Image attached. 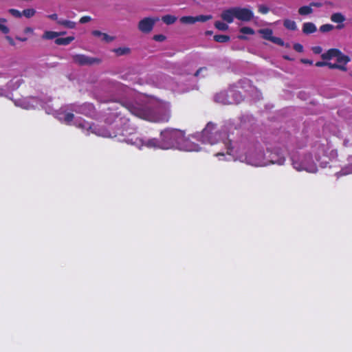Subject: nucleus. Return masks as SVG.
<instances>
[{"label":"nucleus","instance_id":"1a4fd4ad","mask_svg":"<svg viewBox=\"0 0 352 352\" xmlns=\"http://www.w3.org/2000/svg\"><path fill=\"white\" fill-rule=\"evenodd\" d=\"M232 94L233 96H236L235 99L229 100L228 98H227V97L226 96V94L221 93L219 94L216 95L215 100L217 102L222 103V104H232V103H234V102L235 103H239V102H240L242 100V96H241V95L240 94L232 93Z\"/></svg>","mask_w":352,"mask_h":352},{"label":"nucleus","instance_id":"09e8293b","mask_svg":"<svg viewBox=\"0 0 352 352\" xmlns=\"http://www.w3.org/2000/svg\"><path fill=\"white\" fill-rule=\"evenodd\" d=\"M11 83L14 84L15 87H19V85L21 84V80L18 79V78L17 79H13L11 81Z\"/></svg>","mask_w":352,"mask_h":352},{"label":"nucleus","instance_id":"5fc2aeb1","mask_svg":"<svg viewBox=\"0 0 352 352\" xmlns=\"http://www.w3.org/2000/svg\"><path fill=\"white\" fill-rule=\"evenodd\" d=\"M269 146H271V145H270ZM272 147L273 148H275V151H276V152L277 153V152H281V151H280V150H282V149H283V147H284V145H282V147H280V146H278V147H273L272 146Z\"/></svg>","mask_w":352,"mask_h":352},{"label":"nucleus","instance_id":"6e6552de","mask_svg":"<svg viewBox=\"0 0 352 352\" xmlns=\"http://www.w3.org/2000/svg\"><path fill=\"white\" fill-rule=\"evenodd\" d=\"M258 33L262 34V36L264 39L270 41L272 43H276L279 45H281V46L285 45V43L281 38H280L278 37L273 36V35H272L273 32L271 29H269V28L261 29L258 30Z\"/></svg>","mask_w":352,"mask_h":352},{"label":"nucleus","instance_id":"680f3d73","mask_svg":"<svg viewBox=\"0 0 352 352\" xmlns=\"http://www.w3.org/2000/svg\"><path fill=\"white\" fill-rule=\"evenodd\" d=\"M104 135H102V137H104V138H107L109 137V135H107L108 133H104ZM109 137H111V135H109Z\"/></svg>","mask_w":352,"mask_h":352},{"label":"nucleus","instance_id":"aec40b11","mask_svg":"<svg viewBox=\"0 0 352 352\" xmlns=\"http://www.w3.org/2000/svg\"><path fill=\"white\" fill-rule=\"evenodd\" d=\"M60 34H61V33H58L57 32L45 31L43 33L42 38L43 39L51 40V39H53L54 38H56V37L60 36Z\"/></svg>","mask_w":352,"mask_h":352},{"label":"nucleus","instance_id":"f03ea898","mask_svg":"<svg viewBox=\"0 0 352 352\" xmlns=\"http://www.w3.org/2000/svg\"><path fill=\"white\" fill-rule=\"evenodd\" d=\"M56 117L63 123L69 125H76L81 130L89 131L94 129L93 126L89 122L82 119L75 118L72 113L68 112L63 109L56 112Z\"/></svg>","mask_w":352,"mask_h":352},{"label":"nucleus","instance_id":"20e7f679","mask_svg":"<svg viewBox=\"0 0 352 352\" xmlns=\"http://www.w3.org/2000/svg\"><path fill=\"white\" fill-rule=\"evenodd\" d=\"M72 61L79 65H94L101 63L102 60L97 57H91L85 54H77L72 56Z\"/></svg>","mask_w":352,"mask_h":352},{"label":"nucleus","instance_id":"a18cd8bd","mask_svg":"<svg viewBox=\"0 0 352 352\" xmlns=\"http://www.w3.org/2000/svg\"><path fill=\"white\" fill-rule=\"evenodd\" d=\"M6 39L9 43L10 45H11L12 46L15 45V43H14L13 38L12 37H10V36H6Z\"/></svg>","mask_w":352,"mask_h":352},{"label":"nucleus","instance_id":"423d86ee","mask_svg":"<svg viewBox=\"0 0 352 352\" xmlns=\"http://www.w3.org/2000/svg\"><path fill=\"white\" fill-rule=\"evenodd\" d=\"M158 21L159 18L157 17H144L138 22V28L142 33L148 34L153 30Z\"/></svg>","mask_w":352,"mask_h":352},{"label":"nucleus","instance_id":"a878e982","mask_svg":"<svg viewBox=\"0 0 352 352\" xmlns=\"http://www.w3.org/2000/svg\"><path fill=\"white\" fill-rule=\"evenodd\" d=\"M162 20L166 24L170 25V24L174 23L176 21L177 17H175V16H173V15L167 14V15L162 16Z\"/></svg>","mask_w":352,"mask_h":352},{"label":"nucleus","instance_id":"69168bd1","mask_svg":"<svg viewBox=\"0 0 352 352\" xmlns=\"http://www.w3.org/2000/svg\"><path fill=\"white\" fill-rule=\"evenodd\" d=\"M1 95H2V90H1V89H0V96H1Z\"/></svg>","mask_w":352,"mask_h":352},{"label":"nucleus","instance_id":"8fccbe9b","mask_svg":"<svg viewBox=\"0 0 352 352\" xmlns=\"http://www.w3.org/2000/svg\"><path fill=\"white\" fill-rule=\"evenodd\" d=\"M327 66H328L330 69H337L338 63H331L327 62Z\"/></svg>","mask_w":352,"mask_h":352},{"label":"nucleus","instance_id":"7ed1b4c3","mask_svg":"<svg viewBox=\"0 0 352 352\" xmlns=\"http://www.w3.org/2000/svg\"><path fill=\"white\" fill-rule=\"evenodd\" d=\"M292 164L294 168L298 171L305 170L309 173H316L318 170L317 166L310 154L305 155L301 161H298L293 157Z\"/></svg>","mask_w":352,"mask_h":352},{"label":"nucleus","instance_id":"774afa93","mask_svg":"<svg viewBox=\"0 0 352 352\" xmlns=\"http://www.w3.org/2000/svg\"><path fill=\"white\" fill-rule=\"evenodd\" d=\"M124 133H120V135L123 136Z\"/></svg>","mask_w":352,"mask_h":352},{"label":"nucleus","instance_id":"4be33fe9","mask_svg":"<svg viewBox=\"0 0 352 352\" xmlns=\"http://www.w3.org/2000/svg\"><path fill=\"white\" fill-rule=\"evenodd\" d=\"M336 59L338 62V64L343 63L344 65H346L351 60L348 56L344 55L341 51Z\"/></svg>","mask_w":352,"mask_h":352},{"label":"nucleus","instance_id":"cd10ccee","mask_svg":"<svg viewBox=\"0 0 352 352\" xmlns=\"http://www.w3.org/2000/svg\"><path fill=\"white\" fill-rule=\"evenodd\" d=\"M180 22L184 24H194L195 23V16H185L180 18Z\"/></svg>","mask_w":352,"mask_h":352},{"label":"nucleus","instance_id":"de8ad7c7","mask_svg":"<svg viewBox=\"0 0 352 352\" xmlns=\"http://www.w3.org/2000/svg\"><path fill=\"white\" fill-rule=\"evenodd\" d=\"M337 69L341 70V71H346V65H344L343 63H339L338 64V67Z\"/></svg>","mask_w":352,"mask_h":352},{"label":"nucleus","instance_id":"f8f14e48","mask_svg":"<svg viewBox=\"0 0 352 352\" xmlns=\"http://www.w3.org/2000/svg\"><path fill=\"white\" fill-rule=\"evenodd\" d=\"M91 34L94 37L98 38L100 41L106 43H111L116 39L115 36L109 35L107 33L102 32L99 30H93L91 32Z\"/></svg>","mask_w":352,"mask_h":352},{"label":"nucleus","instance_id":"f704fd0d","mask_svg":"<svg viewBox=\"0 0 352 352\" xmlns=\"http://www.w3.org/2000/svg\"><path fill=\"white\" fill-rule=\"evenodd\" d=\"M240 32L243 34H250L253 35L254 34V30L249 27H243L240 29Z\"/></svg>","mask_w":352,"mask_h":352},{"label":"nucleus","instance_id":"6e6d98bb","mask_svg":"<svg viewBox=\"0 0 352 352\" xmlns=\"http://www.w3.org/2000/svg\"><path fill=\"white\" fill-rule=\"evenodd\" d=\"M171 133H160V136L164 138H168V136H169V135H170Z\"/></svg>","mask_w":352,"mask_h":352},{"label":"nucleus","instance_id":"39448f33","mask_svg":"<svg viewBox=\"0 0 352 352\" xmlns=\"http://www.w3.org/2000/svg\"><path fill=\"white\" fill-rule=\"evenodd\" d=\"M14 102L16 106L27 110L36 109L42 106L41 102L34 97L20 98L15 100Z\"/></svg>","mask_w":352,"mask_h":352},{"label":"nucleus","instance_id":"37998d69","mask_svg":"<svg viewBox=\"0 0 352 352\" xmlns=\"http://www.w3.org/2000/svg\"><path fill=\"white\" fill-rule=\"evenodd\" d=\"M91 21V18L89 16H85L80 19V23H86Z\"/></svg>","mask_w":352,"mask_h":352},{"label":"nucleus","instance_id":"393cba45","mask_svg":"<svg viewBox=\"0 0 352 352\" xmlns=\"http://www.w3.org/2000/svg\"><path fill=\"white\" fill-rule=\"evenodd\" d=\"M130 49L126 47H118L113 50V52L117 55V56H122L125 54H128L130 53Z\"/></svg>","mask_w":352,"mask_h":352},{"label":"nucleus","instance_id":"c9c22d12","mask_svg":"<svg viewBox=\"0 0 352 352\" xmlns=\"http://www.w3.org/2000/svg\"><path fill=\"white\" fill-rule=\"evenodd\" d=\"M36 13L35 10L32 8L24 10L22 12V15H24L27 18L33 16Z\"/></svg>","mask_w":352,"mask_h":352},{"label":"nucleus","instance_id":"72a5a7b5","mask_svg":"<svg viewBox=\"0 0 352 352\" xmlns=\"http://www.w3.org/2000/svg\"><path fill=\"white\" fill-rule=\"evenodd\" d=\"M214 26L218 30H222V31L227 30L228 29V25L226 23L221 22V21H219L215 22Z\"/></svg>","mask_w":352,"mask_h":352},{"label":"nucleus","instance_id":"c03bdc74","mask_svg":"<svg viewBox=\"0 0 352 352\" xmlns=\"http://www.w3.org/2000/svg\"><path fill=\"white\" fill-rule=\"evenodd\" d=\"M294 49L298 52H302L303 51V46L300 43H295Z\"/></svg>","mask_w":352,"mask_h":352},{"label":"nucleus","instance_id":"338daca9","mask_svg":"<svg viewBox=\"0 0 352 352\" xmlns=\"http://www.w3.org/2000/svg\"><path fill=\"white\" fill-rule=\"evenodd\" d=\"M60 33H61V34H60V35H64V34H65V32H60Z\"/></svg>","mask_w":352,"mask_h":352},{"label":"nucleus","instance_id":"f3484780","mask_svg":"<svg viewBox=\"0 0 352 352\" xmlns=\"http://www.w3.org/2000/svg\"><path fill=\"white\" fill-rule=\"evenodd\" d=\"M75 111L80 113L91 115V113L94 111V107L91 104H85L80 107H78Z\"/></svg>","mask_w":352,"mask_h":352},{"label":"nucleus","instance_id":"9b49d317","mask_svg":"<svg viewBox=\"0 0 352 352\" xmlns=\"http://www.w3.org/2000/svg\"><path fill=\"white\" fill-rule=\"evenodd\" d=\"M254 17V12L248 8L238 6V20L243 22H249Z\"/></svg>","mask_w":352,"mask_h":352},{"label":"nucleus","instance_id":"dca6fc26","mask_svg":"<svg viewBox=\"0 0 352 352\" xmlns=\"http://www.w3.org/2000/svg\"><path fill=\"white\" fill-rule=\"evenodd\" d=\"M316 150V158L318 161H319L321 158V156H324L327 153V146L324 144H316L315 146Z\"/></svg>","mask_w":352,"mask_h":352},{"label":"nucleus","instance_id":"13d9d810","mask_svg":"<svg viewBox=\"0 0 352 352\" xmlns=\"http://www.w3.org/2000/svg\"><path fill=\"white\" fill-rule=\"evenodd\" d=\"M238 38H239V39H241V40H245V39H246V38H246V36H244V35H239V36H238Z\"/></svg>","mask_w":352,"mask_h":352},{"label":"nucleus","instance_id":"e2e57ef3","mask_svg":"<svg viewBox=\"0 0 352 352\" xmlns=\"http://www.w3.org/2000/svg\"><path fill=\"white\" fill-rule=\"evenodd\" d=\"M337 28H338V29H341V28H343V25H338L337 26Z\"/></svg>","mask_w":352,"mask_h":352},{"label":"nucleus","instance_id":"864d4df0","mask_svg":"<svg viewBox=\"0 0 352 352\" xmlns=\"http://www.w3.org/2000/svg\"><path fill=\"white\" fill-rule=\"evenodd\" d=\"M301 62L305 63V64H309V65H312L313 64V61L310 60H308V59H301Z\"/></svg>","mask_w":352,"mask_h":352},{"label":"nucleus","instance_id":"c756f323","mask_svg":"<svg viewBox=\"0 0 352 352\" xmlns=\"http://www.w3.org/2000/svg\"><path fill=\"white\" fill-rule=\"evenodd\" d=\"M214 40L218 43H226L230 41V36L227 35H215Z\"/></svg>","mask_w":352,"mask_h":352},{"label":"nucleus","instance_id":"a19ab883","mask_svg":"<svg viewBox=\"0 0 352 352\" xmlns=\"http://www.w3.org/2000/svg\"><path fill=\"white\" fill-rule=\"evenodd\" d=\"M153 39L156 41L162 42L166 39V36L163 34H157L153 36Z\"/></svg>","mask_w":352,"mask_h":352},{"label":"nucleus","instance_id":"4d7b16f0","mask_svg":"<svg viewBox=\"0 0 352 352\" xmlns=\"http://www.w3.org/2000/svg\"><path fill=\"white\" fill-rule=\"evenodd\" d=\"M16 39L20 41H25L27 40L26 38H21V37H16Z\"/></svg>","mask_w":352,"mask_h":352},{"label":"nucleus","instance_id":"58836bf2","mask_svg":"<svg viewBox=\"0 0 352 352\" xmlns=\"http://www.w3.org/2000/svg\"><path fill=\"white\" fill-rule=\"evenodd\" d=\"M226 146H227V149L228 151H232L234 148V146H232V140L229 138V137H228V139L226 140V142H225Z\"/></svg>","mask_w":352,"mask_h":352},{"label":"nucleus","instance_id":"ddd939ff","mask_svg":"<svg viewBox=\"0 0 352 352\" xmlns=\"http://www.w3.org/2000/svg\"><path fill=\"white\" fill-rule=\"evenodd\" d=\"M242 124L244 126L243 128L238 126L237 124L234 123L231 120L225 122L223 128L221 129L223 131H232V130H239V129H248V124L245 121L242 122Z\"/></svg>","mask_w":352,"mask_h":352},{"label":"nucleus","instance_id":"a211bd4d","mask_svg":"<svg viewBox=\"0 0 352 352\" xmlns=\"http://www.w3.org/2000/svg\"><path fill=\"white\" fill-rule=\"evenodd\" d=\"M316 30V26L311 22L305 23L302 25V32L305 34L314 33Z\"/></svg>","mask_w":352,"mask_h":352},{"label":"nucleus","instance_id":"052dcab7","mask_svg":"<svg viewBox=\"0 0 352 352\" xmlns=\"http://www.w3.org/2000/svg\"><path fill=\"white\" fill-rule=\"evenodd\" d=\"M311 6H320V4H319V3H311Z\"/></svg>","mask_w":352,"mask_h":352},{"label":"nucleus","instance_id":"3c124183","mask_svg":"<svg viewBox=\"0 0 352 352\" xmlns=\"http://www.w3.org/2000/svg\"><path fill=\"white\" fill-rule=\"evenodd\" d=\"M24 32L25 34H32L34 32V30L30 27H27L24 29Z\"/></svg>","mask_w":352,"mask_h":352},{"label":"nucleus","instance_id":"e433bc0d","mask_svg":"<svg viewBox=\"0 0 352 352\" xmlns=\"http://www.w3.org/2000/svg\"><path fill=\"white\" fill-rule=\"evenodd\" d=\"M9 12L15 17H21L22 16V13L16 9H10Z\"/></svg>","mask_w":352,"mask_h":352},{"label":"nucleus","instance_id":"0e129e2a","mask_svg":"<svg viewBox=\"0 0 352 352\" xmlns=\"http://www.w3.org/2000/svg\"><path fill=\"white\" fill-rule=\"evenodd\" d=\"M206 34H212V32H211L210 31H207V32H206Z\"/></svg>","mask_w":352,"mask_h":352},{"label":"nucleus","instance_id":"b1692460","mask_svg":"<svg viewBox=\"0 0 352 352\" xmlns=\"http://www.w3.org/2000/svg\"><path fill=\"white\" fill-rule=\"evenodd\" d=\"M283 25L287 29L289 30L294 31L297 30V25L294 21L285 19L284 20Z\"/></svg>","mask_w":352,"mask_h":352},{"label":"nucleus","instance_id":"7c9ffc66","mask_svg":"<svg viewBox=\"0 0 352 352\" xmlns=\"http://www.w3.org/2000/svg\"><path fill=\"white\" fill-rule=\"evenodd\" d=\"M217 128L216 124H214L212 122H209L201 132H210L213 130H217Z\"/></svg>","mask_w":352,"mask_h":352},{"label":"nucleus","instance_id":"0eeeda50","mask_svg":"<svg viewBox=\"0 0 352 352\" xmlns=\"http://www.w3.org/2000/svg\"><path fill=\"white\" fill-rule=\"evenodd\" d=\"M221 17L228 23H232L234 19L238 20V6L224 10L221 14Z\"/></svg>","mask_w":352,"mask_h":352},{"label":"nucleus","instance_id":"ea45409f","mask_svg":"<svg viewBox=\"0 0 352 352\" xmlns=\"http://www.w3.org/2000/svg\"><path fill=\"white\" fill-rule=\"evenodd\" d=\"M207 72V69L206 67H201L200 69H199L196 73H195V76H199L200 75L201 76H204L205 73Z\"/></svg>","mask_w":352,"mask_h":352},{"label":"nucleus","instance_id":"bf43d9fd","mask_svg":"<svg viewBox=\"0 0 352 352\" xmlns=\"http://www.w3.org/2000/svg\"><path fill=\"white\" fill-rule=\"evenodd\" d=\"M124 141H125L126 143H128V144H134L133 142H132V139H127V140H124Z\"/></svg>","mask_w":352,"mask_h":352},{"label":"nucleus","instance_id":"c85d7f7f","mask_svg":"<svg viewBox=\"0 0 352 352\" xmlns=\"http://www.w3.org/2000/svg\"><path fill=\"white\" fill-rule=\"evenodd\" d=\"M6 20L0 18V31L3 34H8L10 32L9 28L6 25Z\"/></svg>","mask_w":352,"mask_h":352},{"label":"nucleus","instance_id":"4c0bfd02","mask_svg":"<svg viewBox=\"0 0 352 352\" xmlns=\"http://www.w3.org/2000/svg\"><path fill=\"white\" fill-rule=\"evenodd\" d=\"M258 12L262 14H267L269 12V8L264 5H260L258 6Z\"/></svg>","mask_w":352,"mask_h":352},{"label":"nucleus","instance_id":"2f4dec72","mask_svg":"<svg viewBox=\"0 0 352 352\" xmlns=\"http://www.w3.org/2000/svg\"><path fill=\"white\" fill-rule=\"evenodd\" d=\"M334 29V26L331 24H324L320 27V31L322 32H329Z\"/></svg>","mask_w":352,"mask_h":352},{"label":"nucleus","instance_id":"49530a36","mask_svg":"<svg viewBox=\"0 0 352 352\" xmlns=\"http://www.w3.org/2000/svg\"><path fill=\"white\" fill-rule=\"evenodd\" d=\"M47 17L50 19L55 20L57 23H58V20H60L58 18V15L56 14H52L48 15Z\"/></svg>","mask_w":352,"mask_h":352},{"label":"nucleus","instance_id":"473e14b6","mask_svg":"<svg viewBox=\"0 0 352 352\" xmlns=\"http://www.w3.org/2000/svg\"><path fill=\"white\" fill-rule=\"evenodd\" d=\"M211 19H212L211 15H199V16H195V23L196 22H205Z\"/></svg>","mask_w":352,"mask_h":352},{"label":"nucleus","instance_id":"79ce46f5","mask_svg":"<svg viewBox=\"0 0 352 352\" xmlns=\"http://www.w3.org/2000/svg\"><path fill=\"white\" fill-rule=\"evenodd\" d=\"M311 50L314 54H319L322 53V48L320 46H314L311 48Z\"/></svg>","mask_w":352,"mask_h":352},{"label":"nucleus","instance_id":"2eb2a0df","mask_svg":"<svg viewBox=\"0 0 352 352\" xmlns=\"http://www.w3.org/2000/svg\"><path fill=\"white\" fill-rule=\"evenodd\" d=\"M340 52V50H339L338 49L332 48L326 52L322 54L321 57L324 60H331L333 58H336Z\"/></svg>","mask_w":352,"mask_h":352},{"label":"nucleus","instance_id":"5701e85b","mask_svg":"<svg viewBox=\"0 0 352 352\" xmlns=\"http://www.w3.org/2000/svg\"><path fill=\"white\" fill-rule=\"evenodd\" d=\"M58 24L63 25L65 28H67L69 29H74L76 28V23L74 21H69V20H58Z\"/></svg>","mask_w":352,"mask_h":352},{"label":"nucleus","instance_id":"412c9836","mask_svg":"<svg viewBox=\"0 0 352 352\" xmlns=\"http://www.w3.org/2000/svg\"><path fill=\"white\" fill-rule=\"evenodd\" d=\"M74 40V36H68L66 38H58L55 41L56 44L67 45Z\"/></svg>","mask_w":352,"mask_h":352},{"label":"nucleus","instance_id":"603ef678","mask_svg":"<svg viewBox=\"0 0 352 352\" xmlns=\"http://www.w3.org/2000/svg\"><path fill=\"white\" fill-rule=\"evenodd\" d=\"M327 62H325V61H320V62H317L316 63V67H324V66H327Z\"/></svg>","mask_w":352,"mask_h":352},{"label":"nucleus","instance_id":"4468645a","mask_svg":"<svg viewBox=\"0 0 352 352\" xmlns=\"http://www.w3.org/2000/svg\"><path fill=\"white\" fill-rule=\"evenodd\" d=\"M148 144L151 146L160 147L163 149H168L173 146L171 142H162L155 139L149 140Z\"/></svg>","mask_w":352,"mask_h":352},{"label":"nucleus","instance_id":"f257e3e1","mask_svg":"<svg viewBox=\"0 0 352 352\" xmlns=\"http://www.w3.org/2000/svg\"><path fill=\"white\" fill-rule=\"evenodd\" d=\"M125 107L135 116L150 122H164L167 121L170 117V111L168 109L162 113L160 109L153 111L140 104L131 103L126 104Z\"/></svg>","mask_w":352,"mask_h":352},{"label":"nucleus","instance_id":"bb28decb","mask_svg":"<svg viewBox=\"0 0 352 352\" xmlns=\"http://www.w3.org/2000/svg\"><path fill=\"white\" fill-rule=\"evenodd\" d=\"M313 9L311 6H305L299 8L298 13L300 15H307L312 13Z\"/></svg>","mask_w":352,"mask_h":352},{"label":"nucleus","instance_id":"9d476101","mask_svg":"<svg viewBox=\"0 0 352 352\" xmlns=\"http://www.w3.org/2000/svg\"><path fill=\"white\" fill-rule=\"evenodd\" d=\"M267 151L271 153L270 162L272 164H277L278 165H283L285 163V158L282 152H276L275 148L272 146L267 147Z\"/></svg>","mask_w":352,"mask_h":352},{"label":"nucleus","instance_id":"6ab92c4d","mask_svg":"<svg viewBox=\"0 0 352 352\" xmlns=\"http://www.w3.org/2000/svg\"><path fill=\"white\" fill-rule=\"evenodd\" d=\"M331 20L333 23H342L346 20V18L342 13L336 12L331 16Z\"/></svg>","mask_w":352,"mask_h":352}]
</instances>
